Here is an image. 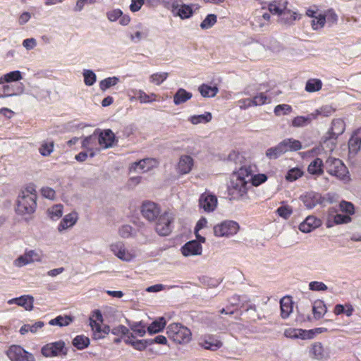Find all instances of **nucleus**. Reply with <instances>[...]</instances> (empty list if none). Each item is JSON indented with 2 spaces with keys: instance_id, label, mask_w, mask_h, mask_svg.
Instances as JSON below:
<instances>
[{
  "instance_id": "f257e3e1",
  "label": "nucleus",
  "mask_w": 361,
  "mask_h": 361,
  "mask_svg": "<svg viewBox=\"0 0 361 361\" xmlns=\"http://www.w3.org/2000/svg\"><path fill=\"white\" fill-rule=\"evenodd\" d=\"M250 178L246 166H242L232 174L228 186V194L231 200H238L247 194L251 187Z\"/></svg>"
},
{
  "instance_id": "f03ea898",
  "label": "nucleus",
  "mask_w": 361,
  "mask_h": 361,
  "mask_svg": "<svg viewBox=\"0 0 361 361\" xmlns=\"http://www.w3.org/2000/svg\"><path fill=\"white\" fill-rule=\"evenodd\" d=\"M37 207V192L34 185H27L23 190L17 200L16 212L21 215L32 214Z\"/></svg>"
},
{
  "instance_id": "7ed1b4c3",
  "label": "nucleus",
  "mask_w": 361,
  "mask_h": 361,
  "mask_svg": "<svg viewBox=\"0 0 361 361\" xmlns=\"http://www.w3.org/2000/svg\"><path fill=\"white\" fill-rule=\"evenodd\" d=\"M166 333L171 339L179 344L188 343L192 338L190 330L178 323L171 324Z\"/></svg>"
},
{
  "instance_id": "20e7f679",
  "label": "nucleus",
  "mask_w": 361,
  "mask_h": 361,
  "mask_svg": "<svg viewBox=\"0 0 361 361\" xmlns=\"http://www.w3.org/2000/svg\"><path fill=\"white\" fill-rule=\"evenodd\" d=\"M325 167L330 175L344 181L350 180L348 169L341 160L329 157L325 162Z\"/></svg>"
},
{
  "instance_id": "39448f33",
  "label": "nucleus",
  "mask_w": 361,
  "mask_h": 361,
  "mask_svg": "<svg viewBox=\"0 0 361 361\" xmlns=\"http://www.w3.org/2000/svg\"><path fill=\"white\" fill-rule=\"evenodd\" d=\"M109 249L116 257L123 262H131L137 257V251L133 248H126L121 241L111 243Z\"/></svg>"
},
{
  "instance_id": "423d86ee",
  "label": "nucleus",
  "mask_w": 361,
  "mask_h": 361,
  "mask_svg": "<svg viewBox=\"0 0 361 361\" xmlns=\"http://www.w3.org/2000/svg\"><path fill=\"white\" fill-rule=\"evenodd\" d=\"M41 353L45 357H59L66 355L68 348L63 341L59 340L55 342L49 343L41 348Z\"/></svg>"
},
{
  "instance_id": "0eeeda50",
  "label": "nucleus",
  "mask_w": 361,
  "mask_h": 361,
  "mask_svg": "<svg viewBox=\"0 0 361 361\" xmlns=\"http://www.w3.org/2000/svg\"><path fill=\"white\" fill-rule=\"evenodd\" d=\"M6 355L11 361H35L34 355L18 345L9 347Z\"/></svg>"
},
{
  "instance_id": "6e6552de",
  "label": "nucleus",
  "mask_w": 361,
  "mask_h": 361,
  "mask_svg": "<svg viewBox=\"0 0 361 361\" xmlns=\"http://www.w3.org/2000/svg\"><path fill=\"white\" fill-rule=\"evenodd\" d=\"M41 261L42 255L39 252L34 250H25L23 255L17 257L13 261V265L20 268L34 262H39Z\"/></svg>"
},
{
  "instance_id": "1a4fd4ad",
  "label": "nucleus",
  "mask_w": 361,
  "mask_h": 361,
  "mask_svg": "<svg viewBox=\"0 0 361 361\" xmlns=\"http://www.w3.org/2000/svg\"><path fill=\"white\" fill-rule=\"evenodd\" d=\"M239 229L238 224L233 221H226L214 227L216 236L224 237L235 234Z\"/></svg>"
},
{
  "instance_id": "9d476101",
  "label": "nucleus",
  "mask_w": 361,
  "mask_h": 361,
  "mask_svg": "<svg viewBox=\"0 0 361 361\" xmlns=\"http://www.w3.org/2000/svg\"><path fill=\"white\" fill-rule=\"evenodd\" d=\"M141 214L147 221L154 223L156 226L157 225L158 207L155 202H144L141 207Z\"/></svg>"
},
{
  "instance_id": "9b49d317",
  "label": "nucleus",
  "mask_w": 361,
  "mask_h": 361,
  "mask_svg": "<svg viewBox=\"0 0 361 361\" xmlns=\"http://www.w3.org/2000/svg\"><path fill=\"white\" fill-rule=\"evenodd\" d=\"M163 4H166V6L171 9L173 15L179 16L181 19H186L190 18L193 11L191 6L182 4L180 5L178 1H174L171 4H166L165 1L163 0Z\"/></svg>"
},
{
  "instance_id": "f8f14e48",
  "label": "nucleus",
  "mask_w": 361,
  "mask_h": 361,
  "mask_svg": "<svg viewBox=\"0 0 361 361\" xmlns=\"http://www.w3.org/2000/svg\"><path fill=\"white\" fill-rule=\"evenodd\" d=\"M345 128V124L343 120L341 118H336L332 121L331 128V133L332 136H330L324 142V145H329V143L331 144L332 146L329 149L330 151L333 150L334 146L335 145L334 140L336 139L338 135H341L344 132Z\"/></svg>"
},
{
  "instance_id": "ddd939ff",
  "label": "nucleus",
  "mask_w": 361,
  "mask_h": 361,
  "mask_svg": "<svg viewBox=\"0 0 361 361\" xmlns=\"http://www.w3.org/2000/svg\"><path fill=\"white\" fill-rule=\"evenodd\" d=\"M157 161L154 159H143L139 161L131 164L129 167L130 173H145L157 166Z\"/></svg>"
},
{
  "instance_id": "4468645a",
  "label": "nucleus",
  "mask_w": 361,
  "mask_h": 361,
  "mask_svg": "<svg viewBox=\"0 0 361 361\" xmlns=\"http://www.w3.org/2000/svg\"><path fill=\"white\" fill-rule=\"evenodd\" d=\"M98 137V144L102 149H108L112 147L116 142L114 133L110 129L96 130Z\"/></svg>"
},
{
  "instance_id": "2eb2a0df",
  "label": "nucleus",
  "mask_w": 361,
  "mask_h": 361,
  "mask_svg": "<svg viewBox=\"0 0 361 361\" xmlns=\"http://www.w3.org/2000/svg\"><path fill=\"white\" fill-rule=\"evenodd\" d=\"M174 219L173 213L170 211L159 216V226H161L159 228V235L166 236L171 233Z\"/></svg>"
},
{
  "instance_id": "dca6fc26",
  "label": "nucleus",
  "mask_w": 361,
  "mask_h": 361,
  "mask_svg": "<svg viewBox=\"0 0 361 361\" xmlns=\"http://www.w3.org/2000/svg\"><path fill=\"white\" fill-rule=\"evenodd\" d=\"M217 206V197L208 192L202 193L199 198V207L204 212H213Z\"/></svg>"
},
{
  "instance_id": "f3484780",
  "label": "nucleus",
  "mask_w": 361,
  "mask_h": 361,
  "mask_svg": "<svg viewBox=\"0 0 361 361\" xmlns=\"http://www.w3.org/2000/svg\"><path fill=\"white\" fill-rule=\"evenodd\" d=\"M98 137L97 131H94L91 135L86 137L82 142V147L90 152V157H93L96 152L99 151L97 148Z\"/></svg>"
},
{
  "instance_id": "a211bd4d",
  "label": "nucleus",
  "mask_w": 361,
  "mask_h": 361,
  "mask_svg": "<svg viewBox=\"0 0 361 361\" xmlns=\"http://www.w3.org/2000/svg\"><path fill=\"white\" fill-rule=\"evenodd\" d=\"M311 357L318 360H325L329 357V352L321 343H314L310 350Z\"/></svg>"
},
{
  "instance_id": "6ab92c4d",
  "label": "nucleus",
  "mask_w": 361,
  "mask_h": 361,
  "mask_svg": "<svg viewBox=\"0 0 361 361\" xmlns=\"http://www.w3.org/2000/svg\"><path fill=\"white\" fill-rule=\"evenodd\" d=\"M300 198L307 209H312L317 204H321L322 202V195L319 193L314 192H307L305 195L301 196Z\"/></svg>"
},
{
  "instance_id": "aec40b11",
  "label": "nucleus",
  "mask_w": 361,
  "mask_h": 361,
  "mask_svg": "<svg viewBox=\"0 0 361 361\" xmlns=\"http://www.w3.org/2000/svg\"><path fill=\"white\" fill-rule=\"evenodd\" d=\"M361 147V128L357 130L348 142L349 154L355 156Z\"/></svg>"
},
{
  "instance_id": "412c9836",
  "label": "nucleus",
  "mask_w": 361,
  "mask_h": 361,
  "mask_svg": "<svg viewBox=\"0 0 361 361\" xmlns=\"http://www.w3.org/2000/svg\"><path fill=\"white\" fill-rule=\"evenodd\" d=\"M321 224L320 219L314 216H309L300 224L299 229L303 233H309L313 229L318 228Z\"/></svg>"
},
{
  "instance_id": "4be33fe9",
  "label": "nucleus",
  "mask_w": 361,
  "mask_h": 361,
  "mask_svg": "<svg viewBox=\"0 0 361 361\" xmlns=\"http://www.w3.org/2000/svg\"><path fill=\"white\" fill-rule=\"evenodd\" d=\"M34 298L29 295L20 296L11 299L8 301L9 305L16 304L18 306L23 307L26 310H32L33 309Z\"/></svg>"
},
{
  "instance_id": "5701e85b",
  "label": "nucleus",
  "mask_w": 361,
  "mask_h": 361,
  "mask_svg": "<svg viewBox=\"0 0 361 361\" xmlns=\"http://www.w3.org/2000/svg\"><path fill=\"white\" fill-rule=\"evenodd\" d=\"M78 219L76 212H71L66 214L61 221L58 226V231L62 232L68 228L73 227L77 222Z\"/></svg>"
},
{
  "instance_id": "b1692460",
  "label": "nucleus",
  "mask_w": 361,
  "mask_h": 361,
  "mask_svg": "<svg viewBox=\"0 0 361 361\" xmlns=\"http://www.w3.org/2000/svg\"><path fill=\"white\" fill-rule=\"evenodd\" d=\"M23 92V85L22 83L18 85H5L2 88V93H0V97H8L18 96Z\"/></svg>"
},
{
  "instance_id": "393cba45",
  "label": "nucleus",
  "mask_w": 361,
  "mask_h": 361,
  "mask_svg": "<svg viewBox=\"0 0 361 361\" xmlns=\"http://www.w3.org/2000/svg\"><path fill=\"white\" fill-rule=\"evenodd\" d=\"M193 166V159L190 156L183 155L180 157L178 164L177 169L179 173L186 174L188 173Z\"/></svg>"
},
{
  "instance_id": "a878e982",
  "label": "nucleus",
  "mask_w": 361,
  "mask_h": 361,
  "mask_svg": "<svg viewBox=\"0 0 361 361\" xmlns=\"http://www.w3.org/2000/svg\"><path fill=\"white\" fill-rule=\"evenodd\" d=\"M181 251L184 256L200 255L202 246L197 241L192 240L185 244Z\"/></svg>"
},
{
  "instance_id": "bb28decb",
  "label": "nucleus",
  "mask_w": 361,
  "mask_h": 361,
  "mask_svg": "<svg viewBox=\"0 0 361 361\" xmlns=\"http://www.w3.org/2000/svg\"><path fill=\"white\" fill-rule=\"evenodd\" d=\"M279 144L284 154L288 151H298L302 148L301 142L293 138L285 139Z\"/></svg>"
},
{
  "instance_id": "cd10ccee",
  "label": "nucleus",
  "mask_w": 361,
  "mask_h": 361,
  "mask_svg": "<svg viewBox=\"0 0 361 361\" xmlns=\"http://www.w3.org/2000/svg\"><path fill=\"white\" fill-rule=\"evenodd\" d=\"M126 343L131 344L135 349L141 350L154 343H158V336H155L153 340L145 339L133 341L130 337H128V338L126 341Z\"/></svg>"
},
{
  "instance_id": "c85d7f7f",
  "label": "nucleus",
  "mask_w": 361,
  "mask_h": 361,
  "mask_svg": "<svg viewBox=\"0 0 361 361\" xmlns=\"http://www.w3.org/2000/svg\"><path fill=\"white\" fill-rule=\"evenodd\" d=\"M287 1L275 0L269 4V10L271 13L281 15L287 8Z\"/></svg>"
},
{
  "instance_id": "c756f323",
  "label": "nucleus",
  "mask_w": 361,
  "mask_h": 361,
  "mask_svg": "<svg viewBox=\"0 0 361 361\" xmlns=\"http://www.w3.org/2000/svg\"><path fill=\"white\" fill-rule=\"evenodd\" d=\"M281 312L283 318H287L293 311V303L290 297H283L281 301Z\"/></svg>"
},
{
  "instance_id": "7c9ffc66",
  "label": "nucleus",
  "mask_w": 361,
  "mask_h": 361,
  "mask_svg": "<svg viewBox=\"0 0 361 361\" xmlns=\"http://www.w3.org/2000/svg\"><path fill=\"white\" fill-rule=\"evenodd\" d=\"M324 164L321 159L316 158L308 166L307 171L310 174L321 176L324 173Z\"/></svg>"
},
{
  "instance_id": "2f4dec72",
  "label": "nucleus",
  "mask_w": 361,
  "mask_h": 361,
  "mask_svg": "<svg viewBox=\"0 0 361 361\" xmlns=\"http://www.w3.org/2000/svg\"><path fill=\"white\" fill-rule=\"evenodd\" d=\"M192 96V93L187 92L183 88H180L173 96V102L176 105L181 104L190 99Z\"/></svg>"
},
{
  "instance_id": "473e14b6",
  "label": "nucleus",
  "mask_w": 361,
  "mask_h": 361,
  "mask_svg": "<svg viewBox=\"0 0 361 361\" xmlns=\"http://www.w3.org/2000/svg\"><path fill=\"white\" fill-rule=\"evenodd\" d=\"M63 206L61 204L53 205L47 209V215L54 220L59 219L63 215Z\"/></svg>"
},
{
  "instance_id": "72a5a7b5",
  "label": "nucleus",
  "mask_w": 361,
  "mask_h": 361,
  "mask_svg": "<svg viewBox=\"0 0 361 361\" xmlns=\"http://www.w3.org/2000/svg\"><path fill=\"white\" fill-rule=\"evenodd\" d=\"M315 119V115L312 114L307 116H297L292 121V125L294 127H303L310 124L312 120Z\"/></svg>"
},
{
  "instance_id": "f704fd0d",
  "label": "nucleus",
  "mask_w": 361,
  "mask_h": 361,
  "mask_svg": "<svg viewBox=\"0 0 361 361\" xmlns=\"http://www.w3.org/2000/svg\"><path fill=\"white\" fill-rule=\"evenodd\" d=\"M44 326V322L39 321L35 322V324H24L20 329V333L23 335L27 334V332L36 333L39 329Z\"/></svg>"
},
{
  "instance_id": "c9c22d12",
  "label": "nucleus",
  "mask_w": 361,
  "mask_h": 361,
  "mask_svg": "<svg viewBox=\"0 0 361 361\" xmlns=\"http://www.w3.org/2000/svg\"><path fill=\"white\" fill-rule=\"evenodd\" d=\"M222 345L223 343L221 341L214 338H209L208 339H205L202 343V346L204 348L211 350H216L221 348Z\"/></svg>"
},
{
  "instance_id": "e433bc0d",
  "label": "nucleus",
  "mask_w": 361,
  "mask_h": 361,
  "mask_svg": "<svg viewBox=\"0 0 361 361\" xmlns=\"http://www.w3.org/2000/svg\"><path fill=\"white\" fill-rule=\"evenodd\" d=\"M212 118V114L209 112H206L204 114L201 115H195L191 116L189 118V121L194 125H197L199 123H209Z\"/></svg>"
},
{
  "instance_id": "4c0bfd02",
  "label": "nucleus",
  "mask_w": 361,
  "mask_h": 361,
  "mask_svg": "<svg viewBox=\"0 0 361 361\" xmlns=\"http://www.w3.org/2000/svg\"><path fill=\"white\" fill-rule=\"evenodd\" d=\"M22 79L21 73L19 71H11L5 74L3 77L0 78V84L4 82H11L13 81H18Z\"/></svg>"
},
{
  "instance_id": "58836bf2",
  "label": "nucleus",
  "mask_w": 361,
  "mask_h": 361,
  "mask_svg": "<svg viewBox=\"0 0 361 361\" xmlns=\"http://www.w3.org/2000/svg\"><path fill=\"white\" fill-rule=\"evenodd\" d=\"M73 345L78 350H83L90 345V339L83 336H77L72 342Z\"/></svg>"
},
{
  "instance_id": "ea45409f",
  "label": "nucleus",
  "mask_w": 361,
  "mask_h": 361,
  "mask_svg": "<svg viewBox=\"0 0 361 361\" xmlns=\"http://www.w3.org/2000/svg\"><path fill=\"white\" fill-rule=\"evenodd\" d=\"M267 99V96L264 93H260L259 94L256 95L252 99H245L243 103L247 106H250L252 105H262L266 102Z\"/></svg>"
},
{
  "instance_id": "a19ab883",
  "label": "nucleus",
  "mask_w": 361,
  "mask_h": 361,
  "mask_svg": "<svg viewBox=\"0 0 361 361\" xmlns=\"http://www.w3.org/2000/svg\"><path fill=\"white\" fill-rule=\"evenodd\" d=\"M199 91L204 97H213L217 94L218 88L203 84L200 86Z\"/></svg>"
},
{
  "instance_id": "79ce46f5",
  "label": "nucleus",
  "mask_w": 361,
  "mask_h": 361,
  "mask_svg": "<svg viewBox=\"0 0 361 361\" xmlns=\"http://www.w3.org/2000/svg\"><path fill=\"white\" fill-rule=\"evenodd\" d=\"M120 81L119 78L114 76L106 78L99 82V88L102 91L116 85Z\"/></svg>"
},
{
  "instance_id": "37998d69",
  "label": "nucleus",
  "mask_w": 361,
  "mask_h": 361,
  "mask_svg": "<svg viewBox=\"0 0 361 361\" xmlns=\"http://www.w3.org/2000/svg\"><path fill=\"white\" fill-rule=\"evenodd\" d=\"M135 96L141 103L144 104L150 103L157 99V95L155 94H147L142 90H138L135 93Z\"/></svg>"
},
{
  "instance_id": "c03bdc74",
  "label": "nucleus",
  "mask_w": 361,
  "mask_h": 361,
  "mask_svg": "<svg viewBox=\"0 0 361 361\" xmlns=\"http://www.w3.org/2000/svg\"><path fill=\"white\" fill-rule=\"evenodd\" d=\"M72 322V319L69 316H58L51 319L49 324L51 326H59L60 327L68 326Z\"/></svg>"
},
{
  "instance_id": "a18cd8bd",
  "label": "nucleus",
  "mask_w": 361,
  "mask_h": 361,
  "mask_svg": "<svg viewBox=\"0 0 361 361\" xmlns=\"http://www.w3.org/2000/svg\"><path fill=\"white\" fill-rule=\"evenodd\" d=\"M84 82L87 86L93 85L97 80L96 74L90 69H84L82 71Z\"/></svg>"
},
{
  "instance_id": "49530a36",
  "label": "nucleus",
  "mask_w": 361,
  "mask_h": 361,
  "mask_svg": "<svg viewBox=\"0 0 361 361\" xmlns=\"http://www.w3.org/2000/svg\"><path fill=\"white\" fill-rule=\"evenodd\" d=\"M54 143L53 141H44L39 148V152L44 157L49 156L54 151Z\"/></svg>"
},
{
  "instance_id": "de8ad7c7",
  "label": "nucleus",
  "mask_w": 361,
  "mask_h": 361,
  "mask_svg": "<svg viewBox=\"0 0 361 361\" xmlns=\"http://www.w3.org/2000/svg\"><path fill=\"white\" fill-rule=\"evenodd\" d=\"M30 94L38 100H42L49 95V92L44 89H41L38 86L34 85L31 87Z\"/></svg>"
},
{
  "instance_id": "09e8293b",
  "label": "nucleus",
  "mask_w": 361,
  "mask_h": 361,
  "mask_svg": "<svg viewBox=\"0 0 361 361\" xmlns=\"http://www.w3.org/2000/svg\"><path fill=\"white\" fill-rule=\"evenodd\" d=\"M247 169L249 171V176L250 178V185L252 186H257L261 183L265 182L267 179L264 174H258L255 176L252 175V170L250 166H247Z\"/></svg>"
},
{
  "instance_id": "8fccbe9b",
  "label": "nucleus",
  "mask_w": 361,
  "mask_h": 361,
  "mask_svg": "<svg viewBox=\"0 0 361 361\" xmlns=\"http://www.w3.org/2000/svg\"><path fill=\"white\" fill-rule=\"evenodd\" d=\"M283 154V150L279 143L276 147L269 148L266 152V156L270 159H277Z\"/></svg>"
},
{
  "instance_id": "3c124183",
  "label": "nucleus",
  "mask_w": 361,
  "mask_h": 361,
  "mask_svg": "<svg viewBox=\"0 0 361 361\" xmlns=\"http://www.w3.org/2000/svg\"><path fill=\"white\" fill-rule=\"evenodd\" d=\"M322 86V83L320 80L310 79L306 83L305 90L309 92H317L321 90Z\"/></svg>"
},
{
  "instance_id": "603ef678",
  "label": "nucleus",
  "mask_w": 361,
  "mask_h": 361,
  "mask_svg": "<svg viewBox=\"0 0 361 361\" xmlns=\"http://www.w3.org/2000/svg\"><path fill=\"white\" fill-rule=\"evenodd\" d=\"M90 324L93 331V338L96 340L102 338V326L101 324L95 320L90 319Z\"/></svg>"
},
{
  "instance_id": "864d4df0",
  "label": "nucleus",
  "mask_w": 361,
  "mask_h": 361,
  "mask_svg": "<svg viewBox=\"0 0 361 361\" xmlns=\"http://www.w3.org/2000/svg\"><path fill=\"white\" fill-rule=\"evenodd\" d=\"M335 111V109L329 105L323 106L321 108L317 109L314 113H312V115H315V119L318 117V116H329Z\"/></svg>"
},
{
  "instance_id": "5fc2aeb1",
  "label": "nucleus",
  "mask_w": 361,
  "mask_h": 361,
  "mask_svg": "<svg viewBox=\"0 0 361 361\" xmlns=\"http://www.w3.org/2000/svg\"><path fill=\"white\" fill-rule=\"evenodd\" d=\"M147 37V30H136L129 34L130 40L135 43L140 42L142 39Z\"/></svg>"
},
{
  "instance_id": "6e6d98bb",
  "label": "nucleus",
  "mask_w": 361,
  "mask_h": 361,
  "mask_svg": "<svg viewBox=\"0 0 361 361\" xmlns=\"http://www.w3.org/2000/svg\"><path fill=\"white\" fill-rule=\"evenodd\" d=\"M216 16L214 14H209L205 19L201 23L200 27L202 29H209L212 27L216 23Z\"/></svg>"
},
{
  "instance_id": "4d7b16f0",
  "label": "nucleus",
  "mask_w": 361,
  "mask_h": 361,
  "mask_svg": "<svg viewBox=\"0 0 361 361\" xmlns=\"http://www.w3.org/2000/svg\"><path fill=\"white\" fill-rule=\"evenodd\" d=\"M302 171L298 168H293L289 170L286 176V179L288 181H294L302 175Z\"/></svg>"
},
{
  "instance_id": "13d9d810",
  "label": "nucleus",
  "mask_w": 361,
  "mask_h": 361,
  "mask_svg": "<svg viewBox=\"0 0 361 361\" xmlns=\"http://www.w3.org/2000/svg\"><path fill=\"white\" fill-rule=\"evenodd\" d=\"M123 14V11L119 8H114L110 11H108L106 13L107 19L110 22H115L119 20L120 17Z\"/></svg>"
},
{
  "instance_id": "bf43d9fd",
  "label": "nucleus",
  "mask_w": 361,
  "mask_h": 361,
  "mask_svg": "<svg viewBox=\"0 0 361 361\" xmlns=\"http://www.w3.org/2000/svg\"><path fill=\"white\" fill-rule=\"evenodd\" d=\"M96 3V0H77L73 11L80 12L86 6L93 5Z\"/></svg>"
},
{
  "instance_id": "052dcab7",
  "label": "nucleus",
  "mask_w": 361,
  "mask_h": 361,
  "mask_svg": "<svg viewBox=\"0 0 361 361\" xmlns=\"http://www.w3.org/2000/svg\"><path fill=\"white\" fill-rule=\"evenodd\" d=\"M325 312L326 307L322 302H315L314 305L313 306V314L316 318H321Z\"/></svg>"
},
{
  "instance_id": "680f3d73",
  "label": "nucleus",
  "mask_w": 361,
  "mask_h": 361,
  "mask_svg": "<svg viewBox=\"0 0 361 361\" xmlns=\"http://www.w3.org/2000/svg\"><path fill=\"white\" fill-rule=\"evenodd\" d=\"M326 23V18L324 15H319L318 17H316L315 19L312 20V27L313 30H316L319 28H322L324 26Z\"/></svg>"
},
{
  "instance_id": "e2e57ef3",
  "label": "nucleus",
  "mask_w": 361,
  "mask_h": 361,
  "mask_svg": "<svg viewBox=\"0 0 361 361\" xmlns=\"http://www.w3.org/2000/svg\"><path fill=\"white\" fill-rule=\"evenodd\" d=\"M340 209L342 212H345L348 214H354V205L350 202L346 201H341L339 204Z\"/></svg>"
},
{
  "instance_id": "0e129e2a",
  "label": "nucleus",
  "mask_w": 361,
  "mask_h": 361,
  "mask_svg": "<svg viewBox=\"0 0 361 361\" xmlns=\"http://www.w3.org/2000/svg\"><path fill=\"white\" fill-rule=\"evenodd\" d=\"M133 228L130 225L122 226L118 231L119 235L123 238H128L133 235Z\"/></svg>"
},
{
  "instance_id": "69168bd1",
  "label": "nucleus",
  "mask_w": 361,
  "mask_h": 361,
  "mask_svg": "<svg viewBox=\"0 0 361 361\" xmlns=\"http://www.w3.org/2000/svg\"><path fill=\"white\" fill-rule=\"evenodd\" d=\"M292 110L290 106L288 104H280L275 107L274 113L276 116H280L281 114H288Z\"/></svg>"
},
{
  "instance_id": "338daca9",
  "label": "nucleus",
  "mask_w": 361,
  "mask_h": 361,
  "mask_svg": "<svg viewBox=\"0 0 361 361\" xmlns=\"http://www.w3.org/2000/svg\"><path fill=\"white\" fill-rule=\"evenodd\" d=\"M332 218L334 219V222L337 224H347L351 221V218L348 215L341 214H333Z\"/></svg>"
},
{
  "instance_id": "774afa93",
  "label": "nucleus",
  "mask_w": 361,
  "mask_h": 361,
  "mask_svg": "<svg viewBox=\"0 0 361 361\" xmlns=\"http://www.w3.org/2000/svg\"><path fill=\"white\" fill-rule=\"evenodd\" d=\"M293 210L289 206H282L277 209L278 214L286 219L290 216Z\"/></svg>"
}]
</instances>
